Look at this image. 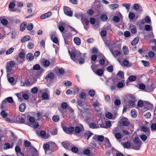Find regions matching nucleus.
Instances as JSON below:
<instances>
[{
  "instance_id": "1",
  "label": "nucleus",
  "mask_w": 156,
  "mask_h": 156,
  "mask_svg": "<svg viewBox=\"0 0 156 156\" xmlns=\"http://www.w3.org/2000/svg\"><path fill=\"white\" fill-rule=\"evenodd\" d=\"M15 65V62L12 61H10L7 63L6 69L7 73V77H9V76L12 73V68Z\"/></svg>"
},
{
  "instance_id": "2",
  "label": "nucleus",
  "mask_w": 156,
  "mask_h": 156,
  "mask_svg": "<svg viewBox=\"0 0 156 156\" xmlns=\"http://www.w3.org/2000/svg\"><path fill=\"white\" fill-rule=\"evenodd\" d=\"M142 143L137 137H135L133 139V143L131 147L132 148L136 150H139Z\"/></svg>"
},
{
  "instance_id": "3",
  "label": "nucleus",
  "mask_w": 156,
  "mask_h": 156,
  "mask_svg": "<svg viewBox=\"0 0 156 156\" xmlns=\"http://www.w3.org/2000/svg\"><path fill=\"white\" fill-rule=\"evenodd\" d=\"M71 58L74 61H76L81 56V53L79 51H76L69 52Z\"/></svg>"
},
{
  "instance_id": "4",
  "label": "nucleus",
  "mask_w": 156,
  "mask_h": 156,
  "mask_svg": "<svg viewBox=\"0 0 156 156\" xmlns=\"http://www.w3.org/2000/svg\"><path fill=\"white\" fill-rule=\"evenodd\" d=\"M84 129L83 126L81 124H79L74 128V134L79 136Z\"/></svg>"
},
{
  "instance_id": "5",
  "label": "nucleus",
  "mask_w": 156,
  "mask_h": 156,
  "mask_svg": "<svg viewBox=\"0 0 156 156\" xmlns=\"http://www.w3.org/2000/svg\"><path fill=\"white\" fill-rule=\"evenodd\" d=\"M63 130L66 133L72 135L74 134V128L73 126L67 127H63Z\"/></svg>"
},
{
  "instance_id": "6",
  "label": "nucleus",
  "mask_w": 156,
  "mask_h": 156,
  "mask_svg": "<svg viewBox=\"0 0 156 156\" xmlns=\"http://www.w3.org/2000/svg\"><path fill=\"white\" fill-rule=\"evenodd\" d=\"M92 135V134L89 131L85 132L83 131L80 133L79 136L81 138L84 139L87 137V140H88Z\"/></svg>"
},
{
  "instance_id": "7",
  "label": "nucleus",
  "mask_w": 156,
  "mask_h": 156,
  "mask_svg": "<svg viewBox=\"0 0 156 156\" xmlns=\"http://www.w3.org/2000/svg\"><path fill=\"white\" fill-rule=\"evenodd\" d=\"M62 35L64 38L65 44L66 45L68 44L70 41L69 35L65 33L62 34Z\"/></svg>"
},
{
  "instance_id": "8",
  "label": "nucleus",
  "mask_w": 156,
  "mask_h": 156,
  "mask_svg": "<svg viewBox=\"0 0 156 156\" xmlns=\"http://www.w3.org/2000/svg\"><path fill=\"white\" fill-rule=\"evenodd\" d=\"M133 8L135 10H137L140 13L143 11L142 7L137 3L134 4L133 5Z\"/></svg>"
},
{
  "instance_id": "9",
  "label": "nucleus",
  "mask_w": 156,
  "mask_h": 156,
  "mask_svg": "<svg viewBox=\"0 0 156 156\" xmlns=\"http://www.w3.org/2000/svg\"><path fill=\"white\" fill-rule=\"evenodd\" d=\"M55 75L53 73L51 72L47 74L45 77V79L48 81L50 80H52L54 78Z\"/></svg>"
},
{
  "instance_id": "10",
  "label": "nucleus",
  "mask_w": 156,
  "mask_h": 156,
  "mask_svg": "<svg viewBox=\"0 0 156 156\" xmlns=\"http://www.w3.org/2000/svg\"><path fill=\"white\" fill-rule=\"evenodd\" d=\"M51 15V12H49L41 15L40 16V18L41 19L44 20L50 17Z\"/></svg>"
},
{
  "instance_id": "11",
  "label": "nucleus",
  "mask_w": 156,
  "mask_h": 156,
  "mask_svg": "<svg viewBox=\"0 0 156 156\" xmlns=\"http://www.w3.org/2000/svg\"><path fill=\"white\" fill-rule=\"evenodd\" d=\"M142 130L145 133L147 132V134L148 135H150V129L146 126H143L141 127V128Z\"/></svg>"
},
{
  "instance_id": "12",
  "label": "nucleus",
  "mask_w": 156,
  "mask_h": 156,
  "mask_svg": "<svg viewBox=\"0 0 156 156\" xmlns=\"http://www.w3.org/2000/svg\"><path fill=\"white\" fill-rule=\"evenodd\" d=\"M104 71L102 69H98L96 70L94 73L99 76H101L104 73Z\"/></svg>"
},
{
  "instance_id": "13",
  "label": "nucleus",
  "mask_w": 156,
  "mask_h": 156,
  "mask_svg": "<svg viewBox=\"0 0 156 156\" xmlns=\"http://www.w3.org/2000/svg\"><path fill=\"white\" fill-rule=\"evenodd\" d=\"M109 50L112 54L115 57L118 56L120 55V51L119 50H117L115 52V53L113 51V50L112 49L110 48H109Z\"/></svg>"
},
{
  "instance_id": "14",
  "label": "nucleus",
  "mask_w": 156,
  "mask_h": 156,
  "mask_svg": "<svg viewBox=\"0 0 156 156\" xmlns=\"http://www.w3.org/2000/svg\"><path fill=\"white\" fill-rule=\"evenodd\" d=\"M26 58L29 61H32L34 59L33 55L31 53H29L27 55Z\"/></svg>"
},
{
  "instance_id": "15",
  "label": "nucleus",
  "mask_w": 156,
  "mask_h": 156,
  "mask_svg": "<svg viewBox=\"0 0 156 156\" xmlns=\"http://www.w3.org/2000/svg\"><path fill=\"white\" fill-rule=\"evenodd\" d=\"M62 146L66 149H68L70 147V144L67 141L62 142Z\"/></svg>"
},
{
  "instance_id": "16",
  "label": "nucleus",
  "mask_w": 156,
  "mask_h": 156,
  "mask_svg": "<svg viewBox=\"0 0 156 156\" xmlns=\"http://www.w3.org/2000/svg\"><path fill=\"white\" fill-rule=\"evenodd\" d=\"M100 103L98 101H96L94 102L93 104V106L94 108H98V110H95L97 112H99L100 111V108H99L100 106Z\"/></svg>"
},
{
  "instance_id": "17",
  "label": "nucleus",
  "mask_w": 156,
  "mask_h": 156,
  "mask_svg": "<svg viewBox=\"0 0 156 156\" xmlns=\"http://www.w3.org/2000/svg\"><path fill=\"white\" fill-rule=\"evenodd\" d=\"M26 108V105L25 103L21 104L19 106V109L20 112H24Z\"/></svg>"
},
{
  "instance_id": "18",
  "label": "nucleus",
  "mask_w": 156,
  "mask_h": 156,
  "mask_svg": "<svg viewBox=\"0 0 156 156\" xmlns=\"http://www.w3.org/2000/svg\"><path fill=\"white\" fill-rule=\"evenodd\" d=\"M129 27L131 28V32L132 34H134L136 33L137 30L135 27L133 25L130 24Z\"/></svg>"
},
{
  "instance_id": "19",
  "label": "nucleus",
  "mask_w": 156,
  "mask_h": 156,
  "mask_svg": "<svg viewBox=\"0 0 156 156\" xmlns=\"http://www.w3.org/2000/svg\"><path fill=\"white\" fill-rule=\"evenodd\" d=\"M94 137L97 139L100 142H102L104 140V137L102 135H95Z\"/></svg>"
},
{
  "instance_id": "20",
  "label": "nucleus",
  "mask_w": 156,
  "mask_h": 156,
  "mask_svg": "<svg viewBox=\"0 0 156 156\" xmlns=\"http://www.w3.org/2000/svg\"><path fill=\"white\" fill-rule=\"evenodd\" d=\"M13 146V144H10L9 143H6L4 144V148L5 149L7 150L12 148Z\"/></svg>"
},
{
  "instance_id": "21",
  "label": "nucleus",
  "mask_w": 156,
  "mask_h": 156,
  "mask_svg": "<svg viewBox=\"0 0 156 156\" xmlns=\"http://www.w3.org/2000/svg\"><path fill=\"white\" fill-rule=\"evenodd\" d=\"M139 41V38L138 37H136L134 38L131 42V44L133 45H135Z\"/></svg>"
},
{
  "instance_id": "22",
  "label": "nucleus",
  "mask_w": 156,
  "mask_h": 156,
  "mask_svg": "<svg viewBox=\"0 0 156 156\" xmlns=\"http://www.w3.org/2000/svg\"><path fill=\"white\" fill-rule=\"evenodd\" d=\"M30 37L29 36H26L22 38L20 41L21 43H23L25 41L29 40L30 39Z\"/></svg>"
},
{
  "instance_id": "23",
  "label": "nucleus",
  "mask_w": 156,
  "mask_h": 156,
  "mask_svg": "<svg viewBox=\"0 0 156 156\" xmlns=\"http://www.w3.org/2000/svg\"><path fill=\"white\" fill-rule=\"evenodd\" d=\"M74 41L76 44L77 45H80L81 43L80 40L78 37H76L74 39Z\"/></svg>"
},
{
  "instance_id": "24",
  "label": "nucleus",
  "mask_w": 156,
  "mask_h": 156,
  "mask_svg": "<svg viewBox=\"0 0 156 156\" xmlns=\"http://www.w3.org/2000/svg\"><path fill=\"white\" fill-rule=\"evenodd\" d=\"M135 100H129L128 102V105L130 107H133L135 104Z\"/></svg>"
},
{
  "instance_id": "25",
  "label": "nucleus",
  "mask_w": 156,
  "mask_h": 156,
  "mask_svg": "<svg viewBox=\"0 0 156 156\" xmlns=\"http://www.w3.org/2000/svg\"><path fill=\"white\" fill-rule=\"evenodd\" d=\"M127 98L128 100H135V96L131 94H129L127 96Z\"/></svg>"
},
{
  "instance_id": "26",
  "label": "nucleus",
  "mask_w": 156,
  "mask_h": 156,
  "mask_svg": "<svg viewBox=\"0 0 156 156\" xmlns=\"http://www.w3.org/2000/svg\"><path fill=\"white\" fill-rule=\"evenodd\" d=\"M122 63L124 66L127 67H130L131 65L129 63V62L126 60H124L122 62Z\"/></svg>"
},
{
  "instance_id": "27",
  "label": "nucleus",
  "mask_w": 156,
  "mask_h": 156,
  "mask_svg": "<svg viewBox=\"0 0 156 156\" xmlns=\"http://www.w3.org/2000/svg\"><path fill=\"white\" fill-rule=\"evenodd\" d=\"M119 5L118 4H114L109 5V8L112 9H114L118 7Z\"/></svg>"
},
{
  "instance_id": "28",
  "label": "nucleus",
  "mask_w": 156,
  "mask_h": 156,
  "mask_svg": "<svg viewBox=\"0 0 156 156\" xmlns=\"http://www.w3.org/2000/svg\"><path fill=\"white\" fill-rule=\"evenodd\" d=\"M56 69L57 72L60 74H63L64 73V70L62 68H56Z\"/></svg>"
},
{
  "instance_id": "29",
  "label": "nucleus",
  "mask_w": 156,
  "mask_h": 156,
  "mask_svg": "<svg viewBox=\"0 0 156 156\" xmlns=\"http://www.w3.org/2000/svg\"><path fill=\"white\" fill-rule=\"evenodd\" d=\"M41 96L42 98L44 100H48L49 99L48 94L46 93H43Z\"/></svg>"
},
{
  "instance_id": "30",
  "label": "nucleus",
  "mask_w": 156,
  "mask_h": 156,
  "mask_svg": "<svg viewBox=\"0 0 156 156\" xmlns=\"http://www.w3.org/2000/svg\"><path fill=\"white\" fill-rule=\"evenodd\" d=\"M43 65L44 67H47L49 66L50 62L48 60H45L43 61Z\"/></svg>"
},
{
  "instance_id": "31",
  "label": "nucleus",
  "mask_w": 156,
  "mask_h": 156,
  "mask_svg": "<svg viewBox=\"0 0 156 156\" xmlns=\"http://www.w3.org/2000/svg\"><path fill=\"white\" fill-rule=\"evenodd\" d=\"M114 136L118 140H119L122 138V136L120 133H117L115 134Z\"/></svg>"
},
{
  "instance_id": "32",
  "label": "nucleus",
  "mask_w": 156,
  "mask_h": 156,
  "mask_svg": "<svg viewBox=\"0 0 156 156\" xmlns=\"http://www.w3.org/2000/svg\"><path fill=\"white\" fill-rule=\"evenodd\" d=\"M29 125L32 127H33L34 128H36L39 126L38 123L36 122H35L33 123L29 124Z\"/></svg>"
},
{
  "instance_id": "33",
  "label": "nucleus",
  "mask_w": 156,
  "mask_h": 156,
  "mask_svg": "<svg viewBox=\"0 0 156 156\" xmlns=\"http://www.w3.org/2000/svg\"><path fill=\"white\" fill-rule=\"evenodd\" d=\"M124 54H127L128 53V47L126 46H124L122 48Z\"/></svg>"
},
{
  "instance_id": "34",
  "label": "nucleus",
  "mask_w": 156,
  "mask_h": 156,
  "mask_svg": "<svg viewBox=\"0 0 156 156\" xmlns=\"http://www.w3.org/2000/svg\"><path fill=\"white\" fill-rule=\"evenodd\" d=\"M59 120V117L58 115H54L52 118V120L55 122H58Z\"/></svg>"
},
{
  "instance_id": "35",
  "label": "nucleus",
  "mask_w": 156,
  "mask_h": 156,
  "mask_svg": "<svg viewBox=\"0 0 156 156\" xmlns=\"http://www.w3.org/2000/svg\"><path fill=\"white\" fill-rule=\"evenodd\" d=\"M95 94V91L93 90H90L88 92L89 95L91 97H93Z\"/></svg>"
},
{
  "instance_id": "36",
  "label": "nucleus",
  "mask_w": 156,
  "mask_h": 156,
  "mask_svg": "<svg viewBox=\"0 0 156 156\" xmlns=\"http://www.w3.org/2000/svg\"><path fill=\"white\" fill-rule=\"evenodd\" d=\"M26 24L25 23H23L21 24L20 27V30L23 31H24L26 28Z\"/></svg>"
},
{
  "instance_id": "37",
  "label": "nucleus",
  "mask_w": 156,
  "mask_h": 156,
  "mask_svg": "<svg viewBox=\"0 0 156 156\" xmlns=\"http://www.w3.org/2000/svg\"><path fill=\"white\" fill-rule=\"evenodd\" d=\"M25 54L24 52L23 51H22L20 52L18 57L21 59H22L25 57Z\"/></svg>"
},
{
  "instance_id": "38",
  "label": "nucleus",
  "mask_w": 156,
  "mask_h": 156,
  "mask_svg": "<svg viewBox=\"0 0 156 156\" xmlns=\"http://www.w3.org/2000/svg\"><path fill=\"white\" fill-rule=\"evenodd\" d=\"M128 17L129 19H133L135 17V15L132 12H130L129 13Z\"/></svg>"
},
{
  "instance_id": "39",
  "label": "nucleus",
  "mask_w": 156,
  "mask_h": 156,
  "mask_svg": "<svg viewBox=\"0 0 156 156\" xmlns=\"http://www.w3.org/2000/svg\"><path fill=\"white\" fill-rule=\"evenodd\" d=\"M140 138L143 141H145L147 139V137L145 134H143L140 136Z\"/></svg>"
},
{
  "instance_id": "40",
  "label": "nucleus",
  "mask_w": 156,
  "mask_h": 156,
  "mask_svg": "<svg viewBox=\"0 0 156 156\" xmlns=\"http://www.w3.org/2000/svg\"><path fill=\"white\" fill-rule=\"evenodd\" d=\"M108 16L105 15H103L101 17V19L103 21H106L108 20Z\"/></svg>"
},
{
  "instance_id": "41",
  "label": "nucleus",
  "mask_w": 156,
  "mask_h": 156,
  "mask_svg": "<svg viewBox=\"0 0 156 156\" xmlns=\"http://www.w3.org/2000/svg\"><path fill=\"white\" fill-rule=\"evenodd\" d=\"M123 146L125 148H128L130 146V144L129 142H125L123 144Z\"/></svg>"
},
{
  "instance_id": "42",
  "label": "nucleus",
  "mask_w": 156,
  "mask_h": 156,
  "mask_svg": "<svg viewBox=\"0 0 156 156\" xmlns=\"http://www.w3.org/2000/svg\"><path fill=\"white\" fill-rule=\"evenodd\" d=\"M33 25L32 23H30L28 24L27 26V28L29 30H31L33 28Z\"/></svg>"
},
{
  "instance_id": "43",
  "label": "nucleus",
  "mask_w": 156,
  "mask_h": 156,
  "mask_svg": "<svg viewBox=\"0 0 156 156\" xmlns=\"http://www.w3.org/2000/svg\"><path fill=\"white\" fill-rule=\"evenodd\" d=\"M128 79L130 81H133L136 79V77L134 75H131L129 77Z\"/></svg>"
},
{
  "instance_id": "44",
  "label": "nucleus",
  "mask_w": 156,
  "mask_h": 156,
  "mask_svg": "<svg viewBox=\"0 0 156 156\" xmlns=\"http://www.w3.org/2000/svg\"><path fill=\"white\" fill-rule=\"evenodd\" d=\"M14 50V48H11L6 51V55H8L11 54L13 51Z\"/></svg>"
},
{
  "instance_id": "45",
  "label": "nucleus",
  "mask_w": 156,
  "mask_h": 156,
  "mask_svg": "<svg viewBox=\"0 0 156 156\" xmlns=\"http://www.w3.org/2000/svg\"><path fill=\"white\" fill-rule=\"evenodd\" d=\"M151 131L156 130V123H152L151 126Z\"/></svg>"
},
{
  "instance_id": "46",
  "label": "nucleus",
  "mask_w": 156,
  "mask_h": 156,
  "mask_svg": "<svg viewBox=\"0 0 156 156\" xmlns=\"http://www.w3.org/2000/svg\"><path fill=\"white\" fill-rule=\"evenodd\" d=\"M1 23L3 25H6L8 23V21L5 18L3 19L1 21Z\"/></svg>"
},
{
  "instance_id": "47",
  "label": "nucleus",
  "mask_w": 156,
  "mask_h": 156,
  "mask_svg": "<svg viewBox=\"0 0 156 156\" xmlns=\"http://www.w3.org/2000/svg\"><path fill=\"white\" fill-rule=\"evenodd\" d=\"M83 152L84 154L88 156L90 153V151L89 149H86L83 151Z\"/></svg>"
},
{
  "instance_id": "48",
  "label": "nucleus",
  "mask_w": 156,
  "mask_h": 156,
  "mask_svg": "<svg viewBox=\"0 0 156 156\" xmlns=\"http://www.w3.org/2000/svg\"><path fill=\"white\" fill-rule=\"evenodd\" d=\"M131 114L132 117L134 118H135L136 117V114L135 110H132L131 111Z\"/></svg>"
},
{
  "instance_id": "49",
  "label": "nucleus",
  "mask_w": 156,
  "mask_h": 156,
  "mask_svg": "<svg viewBox=\"0 0 156 156\" xmlns=\"http://www.w3.org/2000/svg\"><path fill=\"white\" fill-rule=\"evenodd\" d=\"M117 75H119L121 79H124V73L122 71H119L117 73Z\"/></svg>"
},
{
  "instance_id": "50",
  "label": "nucleus",
  "mask_w": 156,
  "mask_h": 156,
  "mask_svg": "<svg viewBox=\"0 0 156 156\" xmlns=\"http://www.w3.org/2000/svg\"><path fill=\"white\" fill-rule=\"evenodd\" d=\"M105 116L107 118L111 119H112V115L111 113L108 112L105 114Z\"/></svg>"
},
{
  "instance_id": "51",
  "label": "nucleus",
  "mask_w": 156,
  "mask_h": 156,
  "mask_svg": "<svg viewBox=\"0 0 156 156\" xmlns=\"http://www.w3.org/2000/svg\"><path fill=\"white\" fill-rule=\"evenodd\" d=\"M125 85V84L122 82H120L118 83L117 85V87L118 88H122Z\"/></svg>"
},
{
  "instance_id": "52",
  "label": "nucleus",
  "mask_w": 156,
  "mask_h": 156,
  "mask_svg": "<svg viewBox=\"0 0 156 156\" xmlns=\"http://www.w3.org/2000/svg\"><path fill=\"white\" fill-rule=\"evenodd\" d=\"M41 67L39 65L36 64L33 66V69L35 70H39L40 69Z\"/></svg>"
},
{
  "instance_id": "53",
  "label": "nucleus",
  "mask_w": 156,
  "mask_h": 156,
  "mask_svg": "<svg viewBox=\"0 0 156 156\" xmlns=\"http://www.w3.org/2000/svg\"><path fill=\"white\" fill-rule=\"evenodd\" d=\"M16 4L14 2H12L9 4V9H12L15 7Z\"/></svg>"
},
{
  "instance_id": "54",
  "label": "nucleus",
  "mask_w": 156,
  "mask_h": 156,
  "mask_svg": "<svg viewBox=\"0 0 156 156\" xmlns=\"http://www.w3.org/2000/svg\"><path fill=\"white\" fill-rule=\"evenodd\" d=\"M50 144H45L43 145V148L45 151L48 150L50 148Z\"/></svg>"
},
{
  "instance_id": "55",
  "label": "nucleus",
  "mask_w": 156,
  "mask_h": 156,
  "mask_svg": "<svg viewBox=\"0 0 156 156\" xmlns=\"http://www.w3.org/2000/svg\"><path fill=\"white\" fill-rule=\"evenodd\" d=\"M51 40L55 44H57L58 42V38L56 37H53L51 36Z\"/></svg>"
},
{
  "instance_id": "56",
  "label": "nucleus",
  "mask_w": 156,
  "mask_h": 156,
  "mask_svg": "<svg viewBox=\"0 0 156 156\" xmlns=\"http://www.w3.org/2000/svg\"><path fill=\"white\" fill-rule=\"evenodd\" d=\"M38 91V88L37 87H34V88H32L31 90V92L36 94Z\"/></svg>"
},
{
  "instance_id": "57",
  "label": "nucleus",
  "mask_w": 156,
  "mask_h": 156,
  "mask_svg": "<svg viewBox=\"0 0 156 156\" xmlns=\"http://www.w3.org/2000/svg\"><path fill=\"white\" fill-rule=\"evenodd\" d=\"M122 124L123 126H128L129 124V122L126 120H123Z\"/></svg>"
},
{
  "instance_id": "58",
  "label": "nucleus",
  "mask_w": 156,
  "mask_h": 156,
  "mask_svg": "<svg viewBox=\"0 0 156 156\" xmlns=\"http://www.w3.org/2000/svg\"><path fill=\"white\" fill-rule=\"evenodd\" d=\"M0 114L2 116L3 118H5L7 116V114L6 113L5 111H2L1 113Z\"/></svg>"
},
{
  "instance_id": "59",
  "label": "nucleus",
  "mask_w": 156,
  "mask_h": 156,
  "mask_svg": "<svg viewBox=\"0 0 156 156\" xmlns=\"http://www.w3.org/2000/svg\"><path fill=\"white\" fill-rule=\"evenodd\" d=\"M113 20L115 22H119L120 21V18L118 16H114L113 19Z\"/></svg>"
},
{
  "instance_id": "60",
  "label": "nucleus",
  "mask_w": 156,
  "mask_h": 156,
  "mask_svg": "<svg viewBox=\"0 0 156 156\" xmlns=\"http://www.w3.org/2000/svg\"><path fill=\"white\" fill-rule=\"evenodd\" d=\"M78 150V148L75 147H73L71 148V151L73 153H76Z\"/></svg>"
},
{
  "instance_id": "61",
  "label": "nucleus",
  "mask_w": 156,
  "mask_h": 156,
  "mask_svg": "<svg viewBox=\"0 0 156 156\" xmlns=\"http://www.w3.org/2000/svg\"><path fill=\"white\" fill-rule=\"evenodd\" d=\"M96 124L94 122H91L89 124V127L90 128H92V129L96 128Z\"/></svg>"
},
{
  "instance_id": "62",
  "label": "nucleus",
  "mask_w": 156,
  "mask_h": 156,
  "mask_svg": "<svg viewBox=\"0 0 156 156\" xmlns=\"http://www.w3.org/2000/svg\"><path fill=\"white\" fill-rule=\"evenodd\" d=\"M61 107L63 109L66 108L67 107V104L65 102H62L61 105Z\"/></svg>"
},
{
  "instance_id": "63",
  "label": "nucleus",
  "mask_w": 156,
  "mask_h": 156,
  "mask_svg": "<svg viewBox=\"0 0 156 156\" xmlns=\"http://www.w3.org/2000/svg\"><path fill=\"white\" fill-rule=\"evenodd\" d=\"M79 96L81 99H85L86 98V94L84 93H81L80 94Z\"/></svg>"
},
{
  "instance_id": "64",
  "label": "nucleus",
  "mask_w": 156,
  "mask_h": 156,
  "mask_svg": "<svg viewBox=\"0 0 156 156\" xmlns=\"http://www.w3.org/2000/svg\"><path fill=\"white\" fill-rule=\"evenodd\" d=\"M105 99L107 102H109L110 101V98L108 95H106L105 96Z\"/></svg>"
}]
</instances>
